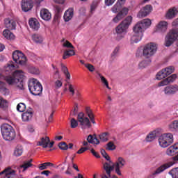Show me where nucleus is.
I'll use <instances>...</instances> for the list:
<instances>
[{"label":"nucleus","instance_id":"f257e3e1","mask_svg":"<svg viewBox=\"0 0 178 178\" xmlns=\"http://www.w3.org/2000/svg\"><path fill=\"white\" fill-rule=\"evenodd\" d=\"M23 77H24L23 70H15L12 75H3L1 79L6 81L8 86L17 84V87L19 90H24Z\"/></svg>","mask_w":178,"mask_h":178},{"label":"nucleus","instance_id":"f03ea898","mask_svg":"<svg viewBox=\"0 0 178 178\" xmlns=\"http://www.w3.org/2000/svg\"><path fill=\"white\" fill-rule=\"evenodd\" d=\"M133 22V17H127L118 26L115 27V33L117 34L116 40L120 41L122 38H124V35L127 33V29Z\"/></svg>","mask_w":178,"mask_h":178},{"label":"nucleus","instance_id":"7ed1b4c3","mask_svg":"<svg viewBox=\"0 0 178 178\" xmlns=\"http://www.w3.org/2000/svg\"><path fill=\"white\" fill-rule=\"evenodd\" d=\"M1 134L6 141H13L16 138V131L9 124H3L1 126Z\"/></svg>","mask_w":178,"mask_h":178},{"label":"nucleus","instance_id":"20e7f679","mask_svg":"<svg viewBox=\"0 0 178 178\" xmlns=\"http://www.w3.org/2000/svg\"><path fill=\"white\" fill-rule=\"evenodd\" d=\"M111 10L113 13H118L117 15L113 19V23H119L122 19L127 16L129 13V8L124 7L122 9L121 6L117 3L112 7Z\"/></svg>","mask_w":178,"mask_h":178},{"label":"nucleus","instance_id":"39448f33","mask_svg":"<svg viewBox=\"0 0 178 178\" xmlns=\"http://www.w3.org/2000/svg\"><path fill=\"white\" fill-rule=\"evenodd\" d=\"M29 90L33 95H41L42 94V85L36 79H31L29 82Z\"/></svg>","mask_w":178,"mask_h":178},{"label":"nucleus","instance_id":"423d86ee","mask_svg":"<svg viewBox=\"0 0 178 178\" xmlns=\"http://www.w3.org/2000/svg\"><path fill=\"white\" fill-rule=\"evenodd\" d=\"M151 26V19H145L140 22H138L133 28L134 33L136 34H143L145 29Z\"/></svg>","mask_w":178,"mask_h":178},{"label":"nucleus","instance_id":"0eeeda50","mask_svg":"<svg viewBox=\"0 0 178 178\" xmlns=\"http://www.w3.org/2000/svg\"><path fill=\"white\" fill-rule=\"evenodd\" d=\"M173 134L170 133L164 134L159 138V143L162 148L169 147V145L173 144Z\"/></svg>","mask_w":178,"mask_h":178},{"label":"nucleus","instance_id":"6e6552de","mask_svg":"<svg viewBox=\"0 0 178 178\" xmlns=\"http://www.w3.org/2000/svg\"><path fill=\"white\" fill-rule=\"evenodd\" d=\"M156 49H158L156 44L154 42L148 43L143 47V55L145 58H151V56L155 55Z\"/></svg>","mask_w":178,"mask_h":178},{"label":"nucleus","instance_id":"1a4fd4ad","mask_svg":"<svg viewBox=\"0 0 178 178\" xmlns=\"http://www.w3.org/2000/svg\"><path fill=\"white\" fill-rule=\"evenodd\" d=\"M178 31L177 29H172L169 31L165 37V47H170L172 44L177 40Z\"/></svg>","mask_w":178,"mask_h":178},{"label":"nucleus","instance_id":"9d476101","mask_svg":"<svg viewBox=\"0 0 178 178\" xmlns=\"http://www.w3.org/2000/svg\"><path fill=\"white\" fill-rule=\"evenodd\" d=\"M13 59L16 63L19 65H25L26 62H27V58L24 56V54L18 50L13 53Z\"/></svg>","mask_w":178,"mask_h":178},{"label":"nucleus","instance_id":"9b49d317","mask_svg":"<svg viewBox=\"0 0 178 178\" xmlns=\"http://www.w3.org/2000/svg\"><path fill=\"white\" fill-rule=\"evenodd\" d=\"M78 122L80 123L81 126V129H90L91 127V122H90V119L87 117H84V113L81 112L78 114L77 116Z\"/></svg>","mask_w":178,"mask_h":178},{"label":"nucleus","instance_id":"f8f14e48","mask_svg":"<svg viewBox=\"0 0 178 178\" xmlns=\"http://www.w3.org/2000/svg\"><path fill=\"white\" fill-rule=\"evenodd\" d=\"M175 72V67L169 66L165 69L161 70L160 72L157 73L156 75V79L157 80H162V79H165L168 77L170 74H172Z\"/></svg>","mask_w":178,"mask_h":178},{"label":"nucleus","instance_id":"ddd939ff","mask_svg":"<svg viewBox=\"0 0 178 178\" xmlns=\"http://www.w3.org/2000/svg\"><path fill=\"white\" fill-rule=\"evenodd\" d=\"M124 165H126V160L122 157H118L114 163L115 172L118 175V176H122L120 169H122Z\"/></svg>","mask_w":178,"mask_h":178},{"label":"nucleus","instance_id":"4468645a","mask_svg":"<svg viewBox=\"0 0 178 178\" xmlns=\"http://www.w3.org/2000/svg\"><path fill=\"white\" fill-rule=\"evenodd\" d=\"M0 176L3 178H19L16 175V171L10 168H6L0 172Z\"/></svg>","mask_w":178,"mask_h":178},{"label":"nucleus","instance_id":"2eb2a0df","mask_svg":"<svg viewBox=\"0 0 178 178\" xmlns=\"http://www.w3.org/2000/svg\"><path fill=\"white\" fill-rule=\"evenodd\" d=\"M170 166H172V163H166L161 165V166L157 168L152 174L149 175L148 178H155V176H156L157 175H161L162 172H165V170H166V169H169Z\"/></svg>","mask_w":178,"mask_h":178},{"label":"nucleus","instance_id":"dca6fc26","mask_svg":"<svg viewBox=\"0 0 178 178\" xmlns=\"http://www.w3.org/2000/svg\"><path fill=\"white\" fill-rule=\"evenodd\" d=\"M152 12V6L147 4L144 6L138 13V17H147Z\"/></svg>","mask_w":178,"mask_h":178},{"label":"nucleus","instance_id":"f3484780","mask_svg":"<svg viewBox=\"0 0 178 178\" xmlns=\"http://www.w3.org/2000/svg\"><path fill=\"white\" fill-rule=\"evenodd\" d=\"M22 9L24 12H29L34 6L33 0H22L21 3Z\"/></svg>","mask_w":178,"mask_h":178},{"label":"nucleus","instance_id":"a211bd4d","mask_svg":"<svg viewBox=\"0 0 178 178\" xmlns=\"http://www.w3.org/2000/svg\"><path fill=\"white\" fill-rule=\"evenodd\" d=\"M177 75L176 74H173L168 76V78L163 79L161 82L159 83V87H163L165 86H168V84H170V83H173L175 80H176Z\"/></svg>","mask_w":178,"mask_h":178},{"label":"nucleus","instance_id":"6ab92c4d","mask_svg":"<svg viewBox=\"0 0 178 178\" xmlns=\"http://www.w3.org/2000/svg\"><path fill=\"white\" fill-rule=\"evenodd\" d=\"M178 91V86L177 85H170L166 86L164 88V94L165 95H173L176 94Z\"/></svg>","mask_w":178,"mask_h":178},{"label":"nucleus","instance_id":"aec40b11","mask_svg":"<svg viewBox=\"0 0 178 178\" xmlns=\"http://www.w3.org/2000/svg\"><path fill=\"white\" fill-rule=\"evenodd\" d=\"M166 154L169 156H173L178 154V142L168 147L166 150Z\"/></svg>","mask_w":178,"mask_h":178},{"label":"nucleus","instance_id":"412c9836","mask_svg":"<svg viewBox=\"0 0 178 178\" xmlns=\"http://www.w3.org/2000/svg\"><path fill=\"white\" fill-rule=\"evenodd\" d=\"M33 108L28 109L26 112L22 115V119L23 122H30L33 119Z\"/></svg>","mask_w":178,"mask_h":178},{"label":"nucleus","instance_id":"4be33fe9","mask_svg":"<svg viewBox=\"0 0 178 178\" xmlns=\"http://www.w3.org/2000/svg\"><path fill=\"white\" fill-rule=\"evenodd\" d=\"M4 24L8 30H16V21L6 18L4 20Z\"/></svg>","mask_w":178,"mask_h":178},{"label":"nucleus","instance_id":"5701e85b","mask_svg":"<svg viewBox=\"0 0 178 178\" xmlns=\"http://www.w3.org/2000/svg\"><path fill=\"white\" fill-rule=\"evenodd\" d=\"M166 30H168V22L161 21L156 26V31H158V33H165Z\"/></svg>","mask_w":178,"mask_h":178},{"label":"nucleus","instance_id":"b1692460","mask_svg":"<svg viewBox=\"0 0 178 178\" xmlns=\"http://www.w3.org/2000/svg\"><path fill=\"white\" fill-rule=\"evenodd\" d=\"M49 137L45 136L40 138V140L37 143L38 147H42V148H47L48 144H49Z\"/></svg>","mask_w":178,"mask_h":178},{"label":"nucleus","instance_id":"393cba45","mask_svg":"<svg viewBox=\"0 0 178 178\" xmlns=\"http://www.w3.org/2000/svg\"><path fill=\"white\" fill-rule=\"evenodd\" d=\"M40 17L43 20H51V18L52 17V15H51V13H49V10L47 9L43 8L40 10Z\"/></svg>","mask_w":178,"mask_h":178},{"label":"nucleus","instance_id":"a878e982","mask_svg":"<svg viewBox=\"0 0 178 178\" xmlns=\"http://www.w3.org/2000/svg\"><path fill=\"white\" fill-rule=\"evenodd\" d=\"M178 11L176 7H173L172 8H170L165 15L166 19H174L176 17V15H177Z\"/></svg>","mask_w":178,"mask_h":178},{"label":"nucleus","instance_id":"bb28decb","mask_svg":"<svg viewBox=\"0 0 178 178\" xmlns=\"http://www.w3.org/2000/svg\"><path fill=\"white\" fill-rule=\"evenodd\" d=\"M143 34L134 32V34L131 37V44H137V42H140V41H141V39L143 38Z\"/></svg>","mask_w":178,"mask_h":178},{"label":"nucleus","instance_id":"cd10ccee","mask_svg":"<svg viewBox=\"0 0 178 178\" xmlns=\"http://www.w3.org/2000/svg\"><path fill=\"white\" fill-rule=\"evenodd\" d=\"M103 168H104V170L106 171L107 176H108V177H111V173L112 172V170H113V169H115L114 164L113 165H111V164H109V163L106 162V163H104Z\"/></svg>","mask_w":178,"mask_h":178},{"label":"nucleus","instance_id":"c85d7f7f","mask_svg":"<svg viewBox=\"0 0 178 178\" xmlns=\"http://www.w3.org/2000/svg\"><path fill=\"white\" fill-rule=\"evenodd\" d=\"M168 130L170 131L173 132V133H175L176 131H178V120H175L174 121H172L168 124Z\"/></svg>","mask_w":178,"mask_h":178},{"label":"nucleus","instance_id":"c756f323","mask_svg":"<svg viewBox=\"0 0 178 178\" xmlns=\"http://www.w3.org/2000/svg\"><path fill=\"white\" fill-rule=\"evenodd\" d=\"M74 10L73 8H70L67 10L65 11L64 14V20L65 22H69L73 19V15H74Z\"/></svg>","mask_w":178,"mask_h":178},{"label":"nucleus","instance_id":"7c9ffc66","mask_svg":"<svg viewBox=\"0 0 178 178\" xmlns=\"http://www.w3.org/2000/svg\"><path fill=\"white\" fill-rule=\"evenodd\" d=\"M29 23L30 28L35 30V31H37V30L40 29V22H38L35 19H31Z\"/></svg>","mask_w":178,"mask_h":178},{"label":"nucleus","instance_id":"2f4dec72","mask_svg":"<svg viewBox=\"0 0 178 178\" xmlns=\"http://www.w3.org/2000/svg\"><path fill=\"white\" fill-rule=\"evenodd\" d=\"M87 141L90 144H96L98 145L99 144V140L97 138V136L89 135L87 138Z\"/></svg>","mask_w":178,"mask_h":178},{"label":"nucleus","instance_id":"473e14b6","mask_svg":"<svg viewBox=\"0 0 178 178\" xmlns=\"http://www.w3.org/2000/svg\"><path fill=\"white\" fill-rule=\"evenodd\" d=\"M86 113L88 115V118L90 120V122L93 124H95V119L94 117V114L92 113V111H91V108L90 107H86Z\"/></svg>","mask_w":178,"mask_h":178},{"label":"nucleus","instance_id":"72a5a7b5","mask_svg":"<svg viewBox=\"0 0 178 178\" xmlns=\"http://www.w3.org/2000/svg\"><path fill=\"white\" fill-rule=\"evenodd\" d=\"M3 35L6 38L7 40H14L15 39V35L10 32V30L9 29H5L3 31Z\"/></svg>","mask_w":178,"mask_h":178},{"label":"nucleus","instance_id":"f704fd0d","mask_svg":"<svg viewBox=\"0 0 178 178\" xmlns=\"http://www.w3.org/2000/svg\"><path fill=\"white\" fill-rule=\"evenodd\" d=\"M156 138V131H153L146 136L145 140L147 141V143H151V141H154V140H155Z\"/></svg>","mask_w":178,"mask_h":178},{"label":"nucleus","instance_id":"c9c22d12","mask_svg":"<svg viewBox=\"0 0 178 178\" xmlns=\"http://www.w3.org/2000/svg\"><path fill=\"white\" fill-rule=\"evenodd\" d=\"M32 40L35 42L36 44H42V41H44V39L42 38V36L39 34H34L32 35Z\"/></svg>","mask_w":178,"mask_h":178},{"label":"nucleus","instance_id":"e433bc0d","mask_svg":"<svg viewBox=\"0 0 178 178\" xmlns=\"http://www.w3.org/2000/svg\"><path fill=\"white\" fill-rule=\"evenodd\" d=\"M74 50L73 49H68L65 50L63 54V59H67L70 56H73L75 55Z\"/></svg>","mask_w":178,"mask_h":178},{"label":"nucleus","instance_id":"4c0bfd02","mask_svg":"<svg viewBox=\"0 0 178 178\" xmlns=\"http://www.w3.org/2000/svg\"><path fill=\"white\" fill-rule=\"evenodd\" d=\"M97 75L99 76V77H100L102 83L104 84L106 88H108V90H111V87H109V83L108 82V80H106V79L99 72H97Z\"/></svg>","mask_w":178,"mask_h":178},{"label":"nucleus","instance_id":"58836bf2","mask_svg":"<svg viewBox=\"0 0 178 178\" xmlns=\"http://www.w3.org/2000/svg\"><path fill=\"white\" fill-rule=\"evenodd\" d=\"M151 63V59L148 58L147 60H145L141 61L139 65V69H145L147 66H149V65Z\"/></svg>","mask_w":178,"mask_h":178},{"label":"nucleus","instance_id":"ea45409f","mask_svg":"<svg viewBox=\"0 0 178 178\" xmlns=\"http://www.w3.org/2000/svg\"><path fill=\"white\" fill-rule=\"evenodd\" d=\"M48 166H54V163L51 162H46L38 165V169L40 170H44V169H48Z\"/></svg>","mask_w":178,"mask_h":178},{"label":"nucleus","instance_id":"a19ab883","mask_svg":"<svg viewBox=\"0 0 178 178\" xmlns=\"http://www.w3.org/2000/svg\"><path fill=\"white\" fill-rule=\"evenodd\" d=\"M14 155L15 156H22L23 155V147L17 145L15 149Z\"/></svg>","mask_w":178,"mask_h":178},{"label":"nucleus","instance_id":"79ce46f5","mask_svg":"<svg viewBox=\"0 0 178 178\" xmlns=\"http://www.w3.org/2000/svg\"><path fill=\"white\" fill-rule=\"evenodd\" d=\"M61 70L64 73V74L66 76V78L70 80V73L67 70V67L64 65L63 64H61Z\"/></svg>","mask_w":178,"mask_h":178},{"label":"nucleus","instance_id":"37998d69","mask_svg":"<svg viewBox=\"0 0 178 178\" xmlns=\"http://www.w3.org/2000/svg\"><path fill=\"white\" fill-rule=\"evenodd\" d=\"M168 173L172 178H178V167L172 168Z\"/></svg>","mask_w":178,"mask_h":178},{"label":"nucleus","instance_id":"c03bdc74","mask_svg":"<svg viewBox=\"0 0 178 178\" xmlns=\"http://www.w3.org/2000/svg\"><path fill=\"white\" fill-rule=\"evenodd\" d=\"M31 162H33L32 159H31L28 161L24 162V165H21L22 169H24V170H26V169H29V168H30L33 165V164H31Z\"/></svg>","mask_w":178,"mask_h":178},{"label":"nucleus","instance_id":"a18cd8bd","mask_svg":"<svg viewBox=\"0 0 178 178\" xmlns=\"http://www.w3.org/2000/svg\"><path fill=\"white\" fill-rule=\"evenodd\" d=\"M108 137H109V133L108 132H104L99 135V139L101 140V141H103V142L108 141Z\"/></svg>","mask_w":178,"mask_h":178},{"label":"nucleus","instance_id":"49530a36","mask_svg":"<svg viewBox=\"0 0 178 178\" xmlns=\"http://www.w3.org/2000/svg\"><path fill=\"white\" fill-rule=\"evenodd\" d=\"M58 147L63 151H67L69 149V145L65 142H61L58 144Z\"/></svg>","mask_w":178,"mask_h":178},{"label":"nucleus","instance_id":"de8ad7c7","mask_svg":"<svg viewBox=\"0 0 178 178\" xmlns=\"http://www.w3.org/2000/svg\"><path fill=\"white\" fill-rule=\"evenodd\" d=\"M8 101L4 99L3 97H0V108H8Z\"/></svg>","mask_w":178,"mask_h":178},{"label":"nucleus","instance_id":"09e8293b","mask_svg":"<svg viewBox=\"0 0 178 178\" xmlns=\"http://www.w3.org/2000/svg\"><path fill=\"white\" fill-rule=\"evenodd\" d=\"M17 111H18V112H24V111H26V104H24V103L18 104Z\"/></svg>","mask_w":178,"mask_h":178},{"label":"nucleus","instance_id":"8fccbe9b","mask_svg":"<svg viewBox=\"0 0 178 178\" xmlns=\"http://www.w3.org/2000/svg\"><path fill=\"white\" fill-rule=\"evenodd\" d=\"M29 72L32 74H40V70L35 67H31L29 68Z\"/></svg>","mask_w":178,"mask_h":178},{"label":"nucleus","instance_id":"3c124183","mask_svg":"<svg viewBox=\"0 0 178 178\" xmlns=\"http://www.w3.org/2000/svg\"><path fill=\"white\" fill-rule=\"evenodd\" d=\"M71 123V128L72 129H76L79 126V122L76 120V119L72 118L70 121Z\"/></svg>","mask_w":178,"mask_h":178},{"label":"nucleus","instance_id":"603ef678","mask_svg":"<svg viewBox=\"0 0 178 178\" xmlns=\"http://www.w3.org/2000/svg\"><path fill=\"white\" fill-rule=\"evenodd\" d=\"M107 149L108 151H114V149H116V146H115L113 142H109L107 144Z\"/></svg>","mask_w":178,"mask_h":178},{"label":"nucleus","instance_id":"864d4df0","mask_svg":"<svg viewBox=\"0 0 178 178\" xmlns=\"http://www.w3.org/2000/svg\"><path fill=\"white\" fill-rule=\"evenodd\" d=\"M77 112H79V104L75 103L73 111L71 113L72 116H76L77 115Z\"/></svg>","mask_w":178,"mask_h":178},{"label":"nucleus","instance_id":"5fc2aeb1","mask_svg":"<svg viewBox=\"0 0 178 178\" xmlns=\"http://www.w3.org/2000/svg\"><path fill=\"white\" fill-rule=\"evenodd\" d=\"M55 9H56V15H55V19H56V17H58L59 16V13H61L62 12V7H60V6H55Z\"/></svg>","mask_w":178,"mask_h":178},{"label":"nucleus","instance_id":"6e6d98bb","mask_svg":"<svg viewBox=\"0 0 178 178\" xmlns=\"http://www.w3.org/2000/svg\"><path fill=\"white\" fill-rule=\"evenodd\" d=\"M84 66L89 70V72H94V70H95V67L92 64L86 63L84 64Z\"/></svg>","mask_w":178,"mask_h":178},{"label":"nucleus","instance_id":"4d7b16f0","mask_svg":"<svg viewBox=\"0 0 178 178\" xmlns=\"http://www.w3.org/2000/svg\"><path fill=\"white\" fill-rule=\"evenodd\" d=\"M63 47H64L65 48H72V49L74 48V47L73 46V44H72L70 43V42H69V40H66L63 44Z\"/></svg>","mask_w":178,"mask_h":178},{"label":"nucleus","instance_id":"13d9d810","mask_svg":"<svg viewBox=\"0 0 178 178\" xmlns=\"http://www.w3.org/2000/svg\"><path fill=\"white\" fill-rule=\"evenodd\" d=\"M120 50V47H116L111 54L112 58H115V56H118V54H119V51Z\"/></svg>","mask_w":178,"mask_h":178},{"label":"nucleus","instance_id":"bf43d9fd","mask_svg":"<svg viewBox=\"0 0 178 178\" xmlns=\"http://www.w3.org/2000/svg\"><path fill=\"white\" fill-rule=\"evenodd\" d=\"M97 6H98V3L97 1H93L90 6L91 13H92V12L97 9Z\"/></svg>","mask_w":178,"mask_h":178},{"label":"nucleus","instance_id":"052dcab7","mask_svg":"<svg viewBox=\"0 0 178 178\" xmlns=\"http://www.w3.org/2000/svg\"><path fill=\"white\" fill-rule=\"evenodd\" d=\"M68 86V90L70 92H71L72 95H74V86H73L72 84H69Z\"/></svg>","mask_w":178,"mask_h":178},{"label":"nucleus","instance_id":"680f3d73","mask_svg":"<svg viewBox=\"0 0 178 178\" xmlns=\"http://www.w3.org/2000/svg\"><path fill=\"white\" fill-rule=\"evenodd\" d=\"M90 152H91V154H92V155L94 156H95V158H101V156H99V154H98V152H95V150L94 149H91Z\"/></svg>","mask_w":178,"mask_h":178},{"label":"nucleus","instance_id":"e2e57ef3","mask_svg":"<svg viewBox=\"0 0 178 178\" xmlns=\"http://www.w3.org/2000/svg\"><path fill=\"white\" fill-rule=\"evenodd\" d=\"M88 149V147H81L80 149L76 152V154H83V152H86Z\"/></svg>","mask_w":178,"mask_h":178},{"label":"nucleus","instance_id":"0e129e2a","mask_svg":"<svg viewBox=\"0 0 178 178\" xmlns=\"http://www.w3.org/2000/svg\"><path fill=\"white\" fill-rule=\"evenodd\" d=\"M116 0H105V3L106 6H111V5H113Z\"/></svg>","mask_w":178,"mask_h":178},{"label":"nucleus","instance_id":"69168bd1","mask_svg":"<svg viewBox=\"0 0 178 178\" xmlns=\"http://www.w3.org/2000/svg\"><path fill=\"white\" fill-rule=\"evenodd\" d=\"M6 69L7 70H15V65L13 63L8 64Z\"/></svg>","mask_w":178,"mask_h":178},{"label":"nucleus","instance_id":"338daca9","mask_svg":"<svg viewBox=\"0 0 178 178\" xmlns=\"http://www.w3.org/2000/svg\"><path fill=\"white\" fill-rule=\"evenodd\" d=\"M62 81H60V80H57L56 82H55V86L57 88H60V87L62 86Z\"/></svg>","mask_w":178,"mask_h":178},{"label":"nucleus","instance_id":"774afa93","mask_svg":"<svg viewBox=\"0 0 178 178\" xmlns=\"http://www.w3.org/2000/svg\"><path fill=\"white\" fill-rule=\"evenodd\" d=\"M126 3V0H118L117 1V3L122 8L123 6V4Z\"/></svg>","mask_w":178,"mask_h":178}]
</instances>
